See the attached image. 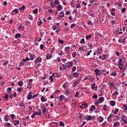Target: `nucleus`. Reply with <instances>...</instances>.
Returning <instances> with one entry per match:
<instances>
[{
  "label": "nucleus",
  "mask_w": 127,
  "mask_h": 127,
  "mask_svg": "<svg viewBox=\"0 0 127 127\" xmlns=\"http://www.w3.org/2000/svg\"><path fill=\"white\" fill-rule=\"evenodd\" d=\"M42 61V58H41V57H38V58H37L35 61H34V63L35 64H37V63H41V62Z\"/></svg>",
  "instance_id": "nucleus-1"
},
{
  "label": "nucleus",
  "mask_w": 127,
  "mask_h": 127,
  "mask_svg": "<svg viewBox=\"0 0 127 127\" xmlns=\"http://www.w3.org/2000/svg\"><path fill=\"white\" fill-rule=\"evenodd\" d=\"M18 12H19L18 9L15 8L11 12V14L12 15H15V14H17Z\"/></svg>",
  "instance_id": "nucleus-2"
},
{
  "label": "nucleus",
  "mask_w": 127,
  "mask_h": 127,
  "mask_svg": "<svg viewBox=\"0 0 127 127\" xmlns=\"http://www.w3.org/2000/svg\"><path fill=\"white\" fill-rule=\"evenodd\" d=\"M73 65V64L71 62H68L65 64H63V66H64L65 67H66L67 68H70L72 65Z\"/></svg>",
  "instance_id": "nucleus-3"
},
{
  "label": "nucleus",
  "mask_w": 127,
  "mask_h": 127,
  "mask_svg": "<svg viewBox=\"0 0 127 127\" xmlns=\"http://www.w3.org/2000/svg\"><path fill=\"white\" fill-rule=\"evenodd\" d=\"M88 106L89 105H88V103H84L81 105V106H80V108L81 109H86V108H88Z\"/></svg>",
  "instance_id": "nucleus-4"
},
{
  "label": "nucleus",
  "mask_w": 127,
  "mask_h": 127,
  "mask_svg": "<svg viewBox=\"0 0 127 127\" xmlns=\"http://www.w3.org/2000/svg\"><path fill=\"white\" fill-rule=\"evenodd\" d=\"M94 72L96 74V76H100V75H101V71H100V69L96 68L94 69Z\"/></svg>",
  "instance_id": "nucleus-5"
},
{
  "label": "nucleus",
  "mask_w": 127,
  "mask_h": 127,
  "mask_svg": "<svg viewBox=\"0 0 127 127\" xmlns=\"http://www.w3.org/2000/svg\"><path fill=\"white\" fill-rule=\"evenodd\" d=\"M85 120H86V121H92V120L94 119V117L91 116H86L84 118Z\"/></svg>",
  "instance_id": "nucleus-6"
},
{
  "label": "nucleus",
  "mask_w": 127,
  "mask_h": 127,
  "mask_svg": "<svg viewBox=\"0 0 127 127\" xmlns=\"http://www.w3.org/2000/svg\"><path fill=\"white\" fill-rule=\"evenodd\" d=\"M52 58V54L51 53H49L47 54L46 56V59L47 60H49Z\"/></svg>",
  "instance_id": "nucleus-7"
},
{
  "label": "nucleus",
  "mask_w": 127,
  "mask_h": 127,
  "mask_svg": "<svg viewBox=\"0 0 127 127\" xmlns=\"http://www.w3.org/2000/svg\"><path fill=\"white\" fill-rule=\"evenodd\" d=\"M32 92H30L28 95L27 96V100H31V99H32L33 97H32Z\"/></svg>",
  "instance_id": "nucleus-8"
},
{
  "label": "nucleus",
  "mask_w": 127,
  "mask_h": 127,
  "mask_svg": "<svg viewBox=\"0 0 127 127\" xmlns=\"http://www.w3.org/2000/svg\"><path fill=\"white\" fill-rule=\"evenodd\" d=\"M103 121H104V118H103L101 116H99L97 119V122H98V123H102V122H103Z\"/></svg>",
  "instance_id": "nucleus-9"
},
{
  "label": "nucleus",
  "mask_w": 127,
  "mask_h": 127,
  "mask_svg": "<svg viewBox=\"0 0 127 127\" xmlns=\"http://www.w3.org/2000/svg\"><path fill=\"white\" fill-rule=\"evenodd\" d=\"M13 124L14 126H18L20 124V122H19V120H13Z\"/></svg>",
  "instance_id": "nucleus-10"
},
{
  "label": "nucleus",
  "mask_w": 127,
  "mask_h": 127,
  "mask_svg": "<svg viewBox=\"0 0 127 127\" xmlns=\"http://www.w3.org/2000/svg\"><path fill=\"white\" fill-rule=\"evenodd\" d=\"M116 102L114 101H110L109 102V105H110V106H111V107H115V106H116Z\"/></svg>",
  "instance_id": "nucleus-11"
},
{
  "label": "nucleus",
  "mask_w": 127,
  "mask_h": 127,
  "mask_svg": "<svg viewBox=\"0 0 127 127\" xmlns=\"http://www.w3.org/2000/svg\"><path fill=\"white\" fill-rule=\"evenodd\" d=\"M106 55H102V56H100L99 57V59H101V60H105L106 59Z\"/></svg>",
  "instance_id": "nucleus-12"
},
{
  "label": "nucleus",
  "mask_w": 127,
  "mask_h": 127,
  "mask_svg": "<svg viewBox=\"0 0 127 127\" xmlns=\"http://www.w3.org/2000/svg\"><path fill=\"white\" fill-rule=\"evenodd\" d=\"M97 85H96V83H93L91 84V88L93 90H95V91H97Z\"/></svg>",
  "instance_id": "nucleus-13"
},
{
  "label": "nucleus",
  "mask_w": 127,
  "mask_h": 127,
  "mask_svg": "<svg viewBox=\"0 0 127 127\" xmlns=\"http://www.w3.org/2000/svg\"><path fill=\"white\" fill-rule=\"evenodd\" d=\"M118 66L119 67H121V66H124V64H123V60L121 59H119Z\"/></svg>",
  "instance_id": "nucleus-14"
},
{
  "label": "nucleus",
  "mask_w": 127,
  "mask_h": 127,
  "mask_svg": "<svg viewBox=\"0 0 127 127\" xmlns=\"http://www.w3.org/2000/svg\"><path fill=\"white\" fill-rule=\"evenodd\" d=\"M24 30V26H23L22 25H20L18 27V30H19V31H23Z\"/></svg>",
  "instance_id": "nucleus-15"
},
{
  "label": "nucleus",
  "mask_w": 127,
  "mask_h": 127,
  "mask_svg": "<svg viewBox=\"0 0 127 127\" xmlns=\"http://www.w3.org/2000/svg\"><path fill=\"white\" fill-rule=\"evenodd\" d=\"M98 101H99V103H100V104H102V103H103V102H104V101H105V98L103 97H100L98 99Z\"/></svg>",
  "instance_id": "nucleus-16"
},
{
  "label": "nucleus",
  "mask_w": 127,
  "mask_h": 127,
  "mask_svg": "<svg viewBox=\"0 0 127 127\" xmlns=\"http://www.w3.org/2000/svg\"><path fill=\"white\" fill-rule=\"evenodd\" d=\"M72 76L74 78H78L79 77V73H78V72H73Z\"/></svg>",
  "instance_id": "nucleus-17"
},
{
  "label": "nucleus",
  "mask_w": 127,
  "mask_h": 127,
  "mask_svg": "<svg viewBox=\"0 0 127 127\" xmlns=\"http://www.w3.org/2000/svg\"><path fill=\"white\" fill-rule=\"evenodd\" d=\"M125 120H127V116H126V115H123L121 116V121H125Z\"/></svg>",
  "instance_id": "nucleus-18"
},
{
  "label": "nucleus",
  "mask_w": 127,
  "mask_h": 127,
  "mask_svg": "<svg viewBox=\"0 0 127 127\" xmlns=\"http://www.w3.org/2000/svg\"><path fill=\"white\" fill-rule=\"evenodd\" d=\"M64 99L65 96H64V95H60L59 98L60 102H62V101H63Z\"/></svg>",
  "instance_id": "nucleus-19"
},
{
  "label": "nucleus",
  "mask_w": 127,
  "mask_h": 127,
  "mask_svg": "<svg viewBox=\"0 0 127 127\" xmlns=\"http://www.w3.org/2000/svg\"><path fill=\"white\" fill-rule=\"evenodd\" d=\"M109 86H110V87H116V85H115V83L113 82H109V83H108Z\"/></svg>",
  "instance_id": "nucleus-20"
},
{
  "label": "nucleus",
  "mask_w": 127,
  "mask_h": 127,
  "mask_svg": "<svg viewBox=\"0 0 127 127\" xmlns=\"http://www.w3.org/2000/svg\"><path fill=\"white\" fill-rule=\"evenodd\" d=\"M54 4H59V1L58 0H55L54 3L53 2L51 3L52 6H53V5H54Z\"/></svg>",
  "instance_id": "nucleus-21"
},
{
  "label": "nucleus",
  "mask_w": 127,
  "mask_h": 127,
  "mask_svg": "<svg viewBox=\"0 0 127 127\" xmlns=\"http://www.w3.org/2000/svg\"><path fill=\"white\" fill-rule=\"evenodd\" d=\"M126 38H124L122 40H119V42H120V43H123V44H126Z\"/></svg>",
  "instance_id": "nucleus-22"
},
{
  "label": "nucleus",
  "mask_w": 127,
  "mask_h": 127,
  "mask_svg": "<svg viewBox=\"0 0 127 127\" xmlns=\"http://www.w3.org/2000/svg\"><path fill=\"white\" fill-rule=\"evenodd\" d=\"M120 127V122L114 123L113 127Z\"/></svg>",
  "instance_id": "nucleus-23"
},
{
  "label": "nucleus",
  "mask_w": 127,
  "mask_h": 127,
  "mask_svg": "<svg viewBox=\"0 0 127 127\" xmlns=\"http://www.w3.org/2000/svg\"><path fill=\"white\" fill-rule=\"evenodd\" d=\"M18 85L20 87H22V86H23V81H22V80H20V81H18Z\"/></svg>",
  "instance_id": "nucleus-24"
},
{
  "label": "nucleus",
  "mask_w": 127,
  "mask_h": 127,
  "mask_svg": "<svg viewBox=\"0 0 127 127\" xmlns=\"http://www.w3.org/2000/svg\"><path fill=\"white\" fill-rule=\"evenodd\" d=\"M41 101L42 102V103H44V102L47 101V99H46L44 96H42L41 98Z\"/></svg>",
  "instance_id": "nucleus-25"
},
{
  "label": "nucleus",
  "mask_w": 127,
  "mask_h": 127,
  "mask_svg": "<svg viewBox=\"0 0 127 127\" xmlns=\"http://www.w3.org/2000/svg\"><path fill=\"white\" fill-rule=\"evenodd\" d=\"M89 14L90 16H92V17H95V13L93 12V11H91L88 13Z\"/></svg>",
  "instance_id": "nucleus-26"
},
{
  "label": "nucleus",
  "mask_w": 127,
  "mask_h": 127,
  "mask_svg": "<svg viewBox=\"0 0 127 127\" xmlns=\"http://www.w3.org/2000/svg\"><path fill=\"white\" fill-rule=\"evenodd\" d=\"M123 109L124 110V112H127V105L126 104L123 105Z\"/></svg>",
  "instance_id": "nucleus-27"
},
{
  "label": "nucleus",
  "mask_w": 127,
  "mask_h": 127,
  "mask_svg": "<svg viewBox=\"0 0 127 127\" xmlns=\"http://www.w3.org/2000/svg\"><path fill=\"white\" fill-rule=\"evenodd\" d=\"M62 5H59L58 7V9H57V11H60V10H62Z\"/></svg>",
  "instance_id": "nucleus-28"
},
{
  "label": "nucleus",
  "mask_w": 127,
  "mask_h": 127,
  "mask_svg": "<svg viewBox=\"0 0 127 127\" xmlns=\"http://www.w3.org/2000/svg\"><path fill=\"white\" fill-rule=\"evenodd\" d=\"M60 17H61V18H62V17H64V15H65V14L64 13V12L62 11L60 13Z\"/></svg>",
  "instance_id": "nucleus-29"
},
{
  "label": "nucleus",
  "mask_w": 127,
  "mask_h": 127,
  "mask_svg": "<svg viewBox=\"0 0 127 127\" xmlns=\"http://www.w3.org/2000/svg\"><path fill=\"white\" fill-rule=\"evenodd\" d=\"M20 36H21V35L19 33L16 34L15 35V38L16 39L19 38Z\"/></svg>",
  "instance_id": "nucleus-30"
},
{
  "label": "nucleus",
  "mask_w": 127,
  "mask_h": 127,
  "mask_svg": "<svg viewBox=\"0 0 127 127\" xmlns=\"http://www.w3.org/2000/svg\"><path fill=\"white\" fill-rule=\"evenodd\" d=\"M8 119H9V117L8 115H6L4 117V120L5 122H8Z\"/></svg>",
  "instance_id": "nucleus-31"
},
{
  "label": "nucleus",
  "mask_w": 127,
  "mask_h": 127,
  "mask_svg": "<svg viewBox=\"0 0 127 127\" xmlns=\"http://www.w3.org/2000/svg\"><path fill=\"white\" fill-rule=\"evenodd\" d=\"M103 109L105 111V112H107V111H108V106L104 105Z\"/></svg>",
  "instance_id": "nucleus-32"
},
{
  "label": "nucleus",
  "mask_w": 127,
  "mask_h": 127,
  "mask_svg": "<svg viewBox=\"0 0 127 127\" xmlns=\"http://www.w3.org/2000/svg\"><path fill=\"white\" fill-rule=\"evenodd\" d=\"M64 50L66 51V52H70V47H66L65 48Z\"/></svg>",
  "instance_id": "nucleus-33"
},
{
  "label": "nucleus",
  "mask_w": 127,
  "mask_h": 127,
  "mask_svg": "<svg viewBox=\"0 0 127 127\" xmlns=\"http://www.w3.org/2000/svg\"><path fill=\"white\" fill-rule=\"evenodd\" d=\"M118 95H119V92L115 91L114 92V94L112 95L114 96V97H116V96H118Z\"/></svg>",
  "instance_id": "nucleus-34"
},
{
  "label": "nucleus",
  "mask_w": 127,
  "mask_h": 127,
  "mask_svg": "<svg viewBox=\"0 0 127 127\" xmlns=\"http://www.w3.org/2000/svg\"><path fill=\"white\" fill-rule=\"evenodd\" d=\"M33 13L34 14H37V12H38V9L36 8L35 10H33Z\"/></svg>",
  "instance_id": "nucleus-35"
},
{
  "label": "nucleus",
  "mask_w": 127,
  "mask_h": 127,
  "mask_svg": "<svg viewBox=\"0 0 127 127\" xmlns=\"http://www.w3.org/2000/svg\"><path fill=\"white\" fill-rule=\"evenodd\" d=\"M11 87H8L7 89V93H9V94L10 93V92H11Z\"/></svg>",
  "instance_id": "nucleus-36"
},
{
  "label": "nucleus",
  "mask_w": 127,
  "mask_h": 127,
  "mask_svg": "<svg viewBox=\"0 0 127 127\" xmlns=\"http://www.w3.org/2000/svg\"><path fill=\"white\" fill-rule=\"evenodd\" d=\"M95 105L96 106H99V105H100V102L98 101V100H95Z\"/></svg>",
  "instance_id": "nucleus-37"
},
{
  "label": "nucleus",
  "mask_w": 127,
  "mask_h": 127,
  "mask_svg": "<svg viewBox=\"0 0 127 127\" xmlns=\"http://www.w3.org/2000/svg\"><path fill=\"white\" fill-rule=\"evenodd\" d=\"M24 63L23 62H21L19 64V66L20 67H22V66H24Z\"/></svg>",
  "instance_id": "nucleus-38"
},
{
  "label": "nucleus",
  "mask_w": 127,
  "mask_h": 127,
  "mask_svg": "<svg viewBox=\"0 0 127 127\" xmlns=\"http://www.w3.org/2000/svg\"><path fill=\"white\" fill-rule=\"evenodd\" d=\"M58 41H59V42L61 44H64V41L60 40V39H58Z\"/></svg>",
  "instance_id": "nucleus-39"
},
{
  "label": "nucleus",
  "mask_w": 127,
  "mask_h": 127,
  "mask_svg": "<svg viewBox=\"0 0 127 127\" xmlns=\"http://www.w3.org/2000/svg\"><path fill=\"white\" fill-rule=\"evenodd\" d=\"M22 61L24 63V62H26V61H29V58H26L25 59H23Z\"/></svg>",
  "instance_id": "nucleus-40"
},
{
  "label": "nucleus",
  "mask_w": 127,
  "mask_h": 127,
  "mask_svg": "<svg viewBox=\"0 0 127 127\" xmlns=\"http://www.w3.org/2000/svg\"><path fill=\"white\" fill-rule=\"evenodd\" d=\"M10 117L11 118H12V121H14V118L15 117V115H14V114H11L10 115Z\"/></svg>",
  "instance_id": "nucleus-41"
},
{
  "label": "nucleus",
  "mask_w": 127,
  "mask_h": 127,
  "mask_svg": "<svg viewBox=\"0 0 127 127\" xmlns=\"http://www.w3.org/2000/svg\"><path fill=\"white\" fill-rule=\"evenodd\" d=\"M19 107H23V106H24V103H23V101H21L20 103V104L19 105Z\"/></svg>",
  "instance_id": "nucleus-42"
},
{
  "label": "nucleus",
  "mask_w": 127,
  "mask_h": 127,
  "mask_svg": "<svg viewBox=\"0 0 127 127\" xmlns=\"http://www.w3.org/2000/svg\"><path fill=\"white\" fill-rule=\"evenodd\" d=\"M76 25L75 23L72 24L70 26V28H74V27H76Z\"/></svg>",
  "instance_id": "nucleus-43"
},
{
  "label": "nucleus",
  "mask_w": 127,
  "mask_h": 127,
  "mask_svg": "<svg viewBox=\"0 0 127 127\" xmlns=\"http://www.w3.org/2000/svg\"><path fill=\"white\" fill-rule=\"evenodd\" d=\"M72 57L73 58H75V57H76V55H77V53L74 52L72 53Z\"/></svg>",
  "instance_id": "nucleus-44"
},
{
  "label": "nucleus",
  "mask_w": 127,
  "mask_h": 127,
  "mask_svg": "<svg viewBox=\"0 0 127 127\" xmlns=\"http://www.w3.org/2000/svg\"><path fill=\"white\" fill-rule=\"evenodd\" d=\"M76 8H79L81 7V4H80V3L76 4Z\"/></svg>",
  "instance_id": "nucleus-45"
},
{
  "label": "nucleus",
  "mask_w": 127,
  "mask_h": 127,
  "mask_svg": "<svg viewBox=\"0 0 127 127\" xmlns=\"http://www.w3.org/2000/svg\"><path fill=\"white\" fill-rule=\"evenodd\" d=\"M79 43H81V44L85 43V39H84V38H82L81 40V41L79 42Z\"/></svg>",
  "instance_id": "nucleus-46"
},
{
  "label": "nucleus",
  "mask_w": 127,
  "mask_h": 127,
  "mask_svg": "<svg viewBox=\"0 0 127 127\" xmlns=\"http://www.w3.org/2000/svg\"><path fill=\"white\" fill-rule=\"evenodd\" d=\"M116 75H117V72H112L111 74V75L113 76H116Z\"/></svg>",
  "instance_id": "nucleus-47"
},
{
  "label": "nucleus",
  "mask_w": 127,
  "mask_h": 127,
  "mask_svg": "<svg viewBox=\"0 0 127 127\" xmlns=\"http://www.w3.org/2000/svg\"><path fill=\"white\" fill-rule=\"evenodd\" d=\"M78 83H79V81H75V82H74L73 87H76V86H77V84H78Z\"/></svg>",
  "instance_id": "nucleus-48"
},
{
  "label": "nucleus",
  "mask_w": 127,
  "mask_h": 127,
  "mask_svg": "<svg viewBox=\"0 0 127 127\" xmlns=\"http://www.w3.org/2000/svg\"><path fill=\"white\" fill-rule=\"evenodd\" d=\"M47 109H46V108H43L42 109V112L43 114H46V111Z\"/></svg>",
  "instance_id": "nucleus-49"
},
{
  "label": "nucleus",
  "mask_w": 127,
  "mask_h": 127,
  "mask_svg": "<svg viewBox=\"0 0 127 127\" xmlns=\"http://www.w3.org/2000/svg\"><path fill=\"white\" fill-rule=\"evenodd\" d=\"M91 37H92V34H90L89 36H86V39H90V38H91Z\"/></svg>",
  "instance_id": "nucleus-50"
},
{
  "label": "nucleus",
  "mask_w": 127,
  "mask_h": 127,
  "mask_svg": "<svg viewBox=\"0 0 127 127\" xmlns=\"http://www.w3.org/2000/svg\"><path fill=\"white\" fill-rule=\"evenodd\" d=\"M7 64H8V62H7V61H6L5 63H4L3 64V65L5 67V66H6V65H7Z\"/></svg>",
  "instance_id": "nucleus-51"
},
{
  "label": "nucleus",
  "mask_w": 127,
  "mask_h": 127,
  "mask_svg": "<svg viewBox=\"0 0 127 127\" xmlns=\"http://www.w3.org/2000/svg\"><path fill=\"white\" fill-rule=\"evenodd\" d=\"M88 49H91L93 47V46H92L91 44H89L88 45Z\"/></svg>",
  "instance_id": "nucleus-52"
},
{
  "label": "nucleus",
  "mask_w": 127,
  "mask_h": 127,
  "mask_svg": "<svg viewBox=\"0 0 127 127\" xmlns=\"http://www.w3.org/2000/svg\"><path fill=\"white\" fill-rule=\"evenodd\" d=\"M49 79L51 80V82H53V81L54 80V78H53V76H50Z\"/></svg>",
  "instance_id": "nucleus-53"
},
{
  "label": "nucleus",
  "mask_w": 127,
  "mask_h": 127,
  "mask_svg": "<svg viewBox=\"0 0 127 127\" xmlns=\"http://www.w3.org/2000/svg\"><path fill=\"white\" fill-rule=\"evenodd\" d=\"M55 51V48H53L51 50V53H54V52Z\"/></svg>",
  "instance_id": "nucleus-54"
},
{
  "label": "nucleus",
  "mask_w": 127,
  "mask_h": 127,
  "mask_svg": "<svg viewBox=\"0 0 127 127\" xmlns=\"http://www.w3.org/2000/svg\"><path fill=\"white\" fill-rule=\"evenodd\" d=\"M97 98H98V95H97V94H94L92 96V99H97Z\"/></svg>",
  "instance_id": "nucleus-55"
},
{
  "label": "nucleus",
  "mask_w": 127,
  "mask_h": 127,
  "mask_svg": "<svg viewBox=\"0 0 127 127\" xmlns=\"http://www.w3.org/2000/svg\"><path fill=\"white\" fill-rule=\"evenodd\" d=\"M64 32L67 33V32H68V31H69V29L68 28L64 29Z\"/></svg>",
  "instance_id": "nucleus-56"
},
{
  "label": "nucleus",
  "mask_w": 127,
  "mask_h": 127,
  "mask_svg": "<svg viewBox=\"0 0 127 127\" xmlns=\"http://www.w3.org/2000/svg\"><path fill=\"white\" fill-rule=\"evenodd\" d=\"M91 53H92V50H90L89 52H88L87 53V54H86V56H89L90 54H91Z\"/></svg>",
  "instance_id": "nucleus-57"
},
{
  "label": "nucleus",
  "mask_w": 127,
  "mask_h": 127,
  "mask_svg": "<svg viewBox=\"0 0 127 127\" xmlns=\"http://www.w3.org/2000/svg\"><path fill=\"white\" fill-rule=\"evenodd\" d=\"M31 85H32L31 83L29 84H29H28V85H27V88L28 89H31Z\"/></svg>",
  "instance_id": "nucleus-58"
},
{
  "label": "nucleus",
  "mask_w": 127,
  "mask_h": 127,
  "mask_svg": "<svg viewBox=\"0 0 127 127\" xmlns=\"http://www.w3.org/2000/svg\"><path fill=\"white\" fill-rule=\"evenodd\" d=\"M64 94L68 96V95H69V90H66L65 92H64Z\"/></svg>",
  "instance_id": "nucleus-59"
},
{
  "label": "nucleus",
  "mask_w": 127,
  "mask_h": 127,
  "mask_svg": "<svg viewBox=\"0 0 127 127\" xmlns=\"http://www.w3.org/2000/svg\"><path fill=\"white\" fill-rule=\"evenodd\" d=\"M38 26H39L40 25H41L42 24V21H40L38 22Z\"/></svg>",
  "instance_id": "nucleus-60"
},
{
  "label": "nucleus",
  "mask_w": 127,
  "mask_h": 127,
  "mask_svg": "<svg viewBox=\"0 0 127 127\" xmlns=\"http://www.w3.org/2000/svg\"><path fill=\"white\" fill-rule=\"evenodd\" d=\"M64 124L63 122H60V127H64Z\"/></svg>",
  "instance_id": "nucleus-61"
},
{
  "label": "nucleus",
  "mask_w": 127,
  "mask_h": 127,
  "mask_svg": "<svg viewBox=\"0 0 127 127\" xmlns=\"http://www.w3.org/2000/svg\"><path fill=\"white\" fill-rule=\"evenodd\" d=\"M46 118L47 119H51V116L49 115H46Z\"/></svg>",
  "instance_id": "nucleus-62"
},
{
  "label": "nucleus",
  "mask_w": 127,
  "mask_h": 127,
  "mask_svg": "<svg viewBox=\"0 0 127 127\" xmlns=\"http://www.w3.org/2000/svg\"><path fill=\"white\" fill-rule=\"evenodd\" d=\"M75 71H76V66H74L72 67V72H75Z\"/></svg>",
  "instance_id": "nucleus-63"
},
{
  "label": "nucleus",
  "mask_w": 127,
  "mask_h": 127,
  "mask_svg": "<svg viewBox=\"0 0 127 127\" xmlns=\"http://www.w3.org/2000/svg\"><path fill=\"white\" fill-rule=\"evenodd\" d=\"M125 11H126V8H123L121 9V12H122V13H124Z\"/></svg>",
  "instance_id": "nucleus-64"
}]
</instances>
